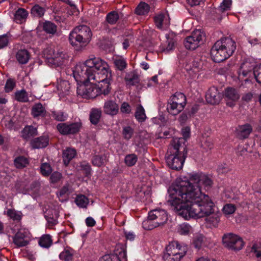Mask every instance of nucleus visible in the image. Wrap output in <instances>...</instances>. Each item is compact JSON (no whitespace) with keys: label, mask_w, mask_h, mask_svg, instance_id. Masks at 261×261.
<instances>
[{"label":"nucleus","mask_w":261,"mask_h":261,"mask_svg":"<svg viewBox=\"0 0 261 261\" xmlns=\"http://www.w3.org/2000/svg\"><path fill=\"white\" fill-rule=\"evenodd\" d=\"M62 177L61 173L59 172H54L50 176V182L52 183H57L60 181Z\"/></svg>","instance_id":"60"},{"label":"nucleus","mask_w":261,"mask_h":261,"mask_svg":"<svg viewBox=\"0 0 261 261\" xmlns=\"http://www.w3.org/2000/svg\"><path fill=\"white\" fill-rule=\"evenodd\" d=\"M92 36L90 28L85 25H81L74 28L69 35L70 44L76 51L84 49L90 43Z\"/></svg>","instance_id":"5"},{"label":"nucleus","mask_w":261,"mask_h":261,"mask_svg":"<svg viewBox=\"0 0 261 261\" xmlns=\"http://www.w3.org/2000/svg\"><path fill=\"white\" fill-rule=\"evenodd\" d=\"M52 172V168L47 163H44L41 164L40 166V172L44 176H49Z\"/></svg>","instance_id":"47"},{"label":"nucleus","mask_w":261,"mask_h":261,"mask_svg":"<svg viewBox=\"0 0 261 261\" xmlns=\"http://www.w3.org/2000/svg\"><path fill=\"white\" fill-rule=\"evenodd\" d=\"M231 3V0H223L219 6V10L222 12L230 10Z\"/></svg>","instance_id":"53"},{"label":"nucleus","mask_w":261,"mask_h":261,"mask_svg":"<svg viewBox=\"0 0 261 261\" xmlns=\"http://www.w3.org/2000/svg\"><path fill=\"white\" fill-rule=\"evenodd\" d=\"M108 159L106 154H96L93 156L91 159V163L93 166L100 167L105 166Z\"/></svg>","instance_id":"28"},{"label":"nucleus","mask_w":261,"mask_h":261,"mask_svg":"<svg viewBox=\"0 0 261 261\" xmlns=\"http://www.w3.org/2000/svg\"><path fill=\"white\" fill-rule=\"evenodd\" d=\"M49 143V138L45 136L35 138L31 140V145L33 148L39 149L46 147Z\"/></svg>","instance_id":"19"},{"label":"nucleus","mask_w":261,"mask_h":261,"mask_svg":"<svg viewBox=\"0 0 261 261\" xmlns=\"http://www.w3.org/2000/svg\"><path fill=\"white\" fill-rule=\"evenodd\" d=\"M37 135V129L33 125H26L21 132V137L25 140L28 141L32 137Z\"/></svg>","instance_id":"22"},{"label":"nucleus","mask_w":261,"mask_h":261,"mask_svg":"<svg viewBox=\"0 0 261 261\" xmlns=\"http://www.w3.org/2000/svg\"><path fill=\"white\" fill-rule=\"evenodd\" d=\"M138 161V156L135 153L126 154L124 158V163L129 167L134 166Z\"/></svg>","instance_id":"44"},{"label":"nucleus","mask_w":261,"mask_h":261,"mask_svg":"<svg viewBox=\"0 0 261 261\" xmlns=\"http://www.w3.org/2000/svg\"><path fill=\"white\" fill-rule=\"evenodd\" d=\"M150 190H147L145 191H140L139 193H138V196L140 197V200L143 202L150 198Z\"/></svg>","instance_id":"56"},{"label":"nucleus","mask_w":261,"mask_h":261,"mask_svg":"<svg viewBox=\"0 0 261 261\" xmlns=\"http://www.w3.org/2000/svg\"><path fill=\"white\" fill-rule=\"evenodd\" d=\"M165 250L163 256L164 261H180L186 254L188 248L185 244L173 241L167 245Z\"/></svg>","instance_id":"6"},{"label":"nucleus","mask_w":261,"mask_h":261,"mask_svg":"<svg viewBox=\"0 0 261 261\" xmlns=\"http://www.w3.org/2000/svg\"><path fill=\"white\" fill-rule=\"evenodd\" d=\"M72 74L77 82V94L84 98L87 95V84L91 80L98 83V89L104 95L111 91V71L108 64L99 58L92 56L84 63L77 64Z\"/></svg>","instance_id":"2"},{"label":"nucleus","mask_w":261,"mask_h":261,"mask_svg":"<svg viewBox=\"0 0 261 261\" xmlns=\"http://www.w3.org/2000/svg\"><path fill=\"white\" fill-rule=\"evenodd\" d=\"M88 198L84 195H77L75 199V203L81 208H86L89 204Z\"/></svg>","instance_id":"41"},{"label":"nucleus","mask_w":261,"mask_h":261,"mask_svg":"<svg viewBox=\"0 0 261 261\" xmlns=\"http://www.w3.org/2000/svg\"><path fill=\"white\" fill-rule=\"evenodd\" d=\"M16 86V82L14 79H8L5 86V91L6 93L11 92Z\"/></svg>","instance_id":"52"},{"label":"nucleus","mask_w":261,"mask_h":261,"mask_svg":"<svg viewBox=\"0 0 261 261\" xmlns=\"http://www.w3.org/2000/svg\"><path fill=\"white\" fill-rule=\"evenodd\" d=\"M150 6L146 3L141 2L136 7L135 12L138 15H145L150 10Z\"/></svg>","instance_id":"32"},{"label":"nucleus","mask_w":261,"mask_h":261,"mask_svg":"<svg viewBox=\"0 0 261 261\" xmlns=\"http://www.w3.org/2000/svg\"><path fill=\"white\" fill-rule=\"evenodd\" d=\"M29 232L25 228H20L13 237L14 244L18 248L27 246L29 244L27 239L29 238Z\"/></svg>","instance_id":"11"},{"label":"nucleus","mask_w":261,"mask_h":261,"mask_svg":"<svg viewBox=\"0 0 261 261\" xmlns=\"http://www.w3.org/2000/svg\"><path fill=\"white\" fill-rule=\"evenodd\" d=\"M51 117L58 121H65L67 120L68 115L61 111H53L51 112Z\"/></svg>","instance_id":"42"},{"label":"nucleus","mask_w":261,"mask_h":261,"mask_svg":"<svg viewBox=\"0 0 261 261\" xmlns=\"http://www.w3.org/2000/svg\"><path fill=\"white\" fill-rule=\"evenodd\" d=\"M217 170L219 174H222L227 173L230 169L227 164H223L219 165Z\"/></svg>","instance_id":"61"},{"label":"nucleus","mask_w":261,"mask_h":261,"mask_svg":"<svg viewBox=\"0 0 261 261\" xmlns=\"http://www.w3.org/2000/svg\"><path fill=\"white\" fill-rule=\"evenodd\" d=\"M81 127V122L61 123L57 125V129L61 135H68L77 134Z\"/></svg>","instance_id":"10"},{"label":"nucleus","mask_w":261,"mask_h":261,"mask_svg":"<svg viewBox=\"0 0 261 261\" xmlns=\"http://www.w3.org/2000/svg\"><path fill=\"white\" fill-rule=\"evenodd\" d=\"M14 98L20 102H28L29 101L28 94L24 89L16 91L14 93Z\"/></svg>","instance_id":"36"},{"label":"nucleus","mask_w":261,"mask_h":261,"mask_svg":"<svg viewBox=\"0 0 261 261\" xmlns=\"http://www.w3.org/2000/svg\"><path fill=\"white\" fill-rule=\"evenodd\" d=\"M222 98V95L219 92L216 87H211L209 88L205 94V99L207 103L211 105L218 104Z\"/></svg>","instance_id":"15"},{"label":"nucleus","mask_w":261,"mask_h":261,"mask_svg":"<svg viewBox=\"0 0 261 261\" xmlns=\"http://www.w3.org/2000/svg\"><path fill=\"white\" fill-rule=\"evenodd\" d=\"M239 78L245 83L254 80L261 86V64L250 66V63H245L241 66Z\"/></svg>","instance_id":"7"},{"label":"nucleus","mask_w":261,"mask_h":261,"mask_svg":"<svg viewBox=\"0 0 261 261\" xmlns=\"http://www.w3.org/2000/svg\"><path fill=\"white\" fill-rule=\"evenodd\" d=\"M48 9V7L45 4H35L31 10V15L34 18H42Z\"/></svg>","instance_id":"16"},{"label":"nucleus","mask_w":261,"mask_h":261,"mask_svg":"<svg viewBox=\"0 0 261 261\" xmlns=\"http://www.w3.org/2000/svg\"><path fill=\"white\" fill-rule=\"evenodd\" d=\"M31 114L34 118H45L47 116V112L42 104L38 102L32 107Z\"/></svg>","instance_id":"17"},{"label":"nucleus","mask_w":261,"mask_h":261,"mask_svg":"<svg viewBox=\"0 0 261 261\" xmlns=\"http://www.w3.org/2000/svg\"><path fill=\"white\" fill-rule=\"evenodd\" d=\"M192 230V227L187 223H182L177 227V232L181 235H188Z\"/></svg>","instance_id":"43"},{"label":"nucleus","mask_w":261,"mask_h":261,"mask_svg":"<svg viewBox=\"0 0 261 261\" xmlns=\"http://www.w3.org/2000/svg\"><path fill=\"white\" fill-rule=\"evenodd\" d=\"M29 164L28 159L23 155H19L14 160V165L17 169H23L26 167Z\"/></svg>","instance_id":"31"},{"label":"nucleus","mask_w":261,"mask_h":261,"mask_svg":"<svg viewBox=\"0 0 261 261\" xmlns=\"http://www.w3.org/2000/svg\"><path fill=\"white\" fill-rule=\"evenodd\" d=\"M213 185L212 179L201 172H192L178 180L168 189V202L186 217H202L213 212L214 202L201 190H210Z\"/></svg>","instance_id":"1"},{"label":"nucleus","mask_w":261,"mask_h":261,"mask_svg":"<svg viewBox=\"0 0 261 261\" xmlns=\"http://www.w3.org/2000/svg\"><path fill=\"white\" fill-rule=\"evenodd\" d=\"M42 31L50 36H54L58 31L57 25L53 22L45 20L40 24Z\"/></svg>","instance_id":"18"},{"label":"nucleus","mask_w":261,"mask_h":261,"mask_svg":"<svg viewBox=\"0 0 261 261\" xmlns=\"http://www.w3.org/2000/svg\"><path fill=\"white\" fill-rule=\"evenodd\" d=\"M17 61L21 64H26L30 58L29 52L25 49H20L18 51L16 55Z\"/></svg>","instance_id":"35"},{"label":"nucleus","mask_w":261,"mask_h":261,"mask_svg":"<svg viewBox=\"0 0 261 261\" xmlns=\"http://www.w3.org/2000/svg\"><path fill=\"white\" fill-rule=\"evenodd\" d=\"M134 134V129L130 126H125L122 127V135L124 140L129 141Z\"/></svg>","instance_id":"45"},{"label":"nucleus","mask_w":261,"mask_h":261,"mask_svg":"<svg viewBox=\"0 0 261 261\" xmlns=\"http://www.w3.org/2000/svg\"><path fill=\"white\" fill-rule=\"evenodd\" d=\"M166 110L171 115H176L181 112L184 109L182 108H179L178 105H177V104L172 101L171 102L169 101V99H168Z\"/></svg>","instance_id":"33"},{"label":"nucleus","mask_w":261,"mask_h":261,"mask_svg":"<svg viewBox=\"0 0 261 261\" xmlns=\"http://www.w3.org/2000/svg\"><path fill=\"white\" fill-rule=\"evenodd\" d=\"M204 239V237L201 234L195 237L193 241V244L194 247L198 249H200L203 244Z\"/></svg>","instance_id":"50"},{"label":"nucleus","mask_w":261,"mask_h":261,"mask_svg":"<svg viewBox=\"0 0 261 261\" xmlns=\"http://www.w3.org/2000/svg\"><path fill=\"white\" fill-rule=\"evenodd\" d=\"M99 261H127L126 251L123 248L102 256Z\"/></svg>","instance_id":"12"},{"label":"nucleus","mask_w":261,"mask_h":261,"mask_svg":"<svg viewBox=\"0 0 261 261\" xmlns=\"http://www.w3.org/2000/svg\"><path fill=\"white\" fill-rule=\"evenodd\" d=\"M184 139H173L167 151L166 163L173 170H179L183 167L187 156L186 145L183 144Z\"/></svg>","instance_id":"3"},{"label":"nucleus","mask_w":261,"mask_h":261,"mask_svg":"<svg viewBox=\"0 0 261 261\" xmlns=\"http://www.w3.org/2000/svg\"><path fill=\"white\" fill-rule=\"evenodd\" d=\"M119 19L118 12L114 11L109 12L106 16V20L110 24L116 23Z\"/></svg>","instance_id":"46"},{"label":"nucleus","mask_w":261,"mask_h":261,"mask_svg":"<svg viewBox=\"0 0 261 261\" xmlns=\"http://www.w3.org/2000/svg\"><path fill=\"white\" fill-rule=\"evenodd\" d=\"M96 88L94 85L92 84V83L88 82L87 84V93L85 96V98H93L95 97L98 94H103L100 92L98 89V84L96 86Z\"/></svg>","instance_id":"26"},{"label":"nucleus","mask_w":261,"mask_h":261,"mask_svg":"<svg viewBox=\"0 0 261 261\" xmlns=\"http://www.w3.org/2000/svg\"><path fill=\"white\" fill-rule=\"evenodd\" d=\"M149 217L152 218L158 223L159 226L162 225L166 223L168 220L167 212L161 208H155L148 212Z\"/></svg>","instance_id":"14"},{"label":"nucleus","mask_w":261,"mask_h":261,"mask_svg":"<svg viewBox=\"0 0 261 261\" xmlns=\"http://www.w3.org/2000/svg\"><path fill=\"white\" fill-rule=\"evenodd\" d=\"M75 251L69 247L64 248L59 254V258L63 261H72L73 258Z\"/></svg>","instance_id":"29"},{"label":"nucleus","mask_w":261,"mask_h":261,"mask_svg":"<svg viewBox=\"0 0 261 261\" xmlns=\"http://www.w3.org/2000/svg\"><path fill=\"white\" fill-rule=\"evenodd\" d=\"M51 237L48 234L42 235L38 241V244L42 248H48L52 244Z\"/></svg>","instance_id":"38"},{"label":"nucleus","mask_w":261,"mask_h":261,"mask_svg":"<svg viewBox=\"0 0 261 261\" xmlns=\"http://www.w3.org/2000/svg\"><path fill=\"white\" fill-rule=\"evenodd\" d=\"M157 223L152 218L149 217L148 213L147 218L142 222V227L145 230H152L159 226Z\"/></svg>","instance_id":"37"},{"label":"nucleus","mask_w":261,"mask_h":261,"mask_svg":"<svg viewBox=\"0 0 261 261\" xmlns=\"http://www.w3.org/2000/svg\"><path fill=\"white\" fill-rule=\"evenodd\" d=\"M236 42L229 37L217 40L211 49V56L216 63L222 62L232 55L236 49Z\"/></svg>","instance_id":"4"},{"label":"nucleus","mask_w":261,"mask_h":261,"mask_svg":"<svg viewBox=\"0 0 261 261\" xmlns=\"http://www.w3.org/2000/svg\"><path fill=\"white\" fill-rule=\"evenodd\" d=\"M103 111L107 114L114 115L118 112L119 106L114 101L108 100L105 103Z\"/></svg>","instance_id":"21"},{"label":"nucleus","mask_w":261,"mask_h":261,"mask_svg":"<svg viewBox=\"0 0 261 261\" xmlns=\"http://www.w3.org/2000/svg\"><path fill=\"white\" fill-rule=\"evenodd\" d=\"M224 98L227 101V105L230 107L234 106L235 102L240 98L239 91L236 89L232 87H227L223 94Z\"/></svg>","instance_id":"13"},{"label":"nucleus","mask_w":261,"mask_h":261,"mask_svg":"<svg viewBox=\"0 0 261 261\" xmlns=\"http://www.w3.org/2000/svg\"><path fill=\"white\" fill-rule=\"evenodd\" d=\"M236 210L235 205L229 203L225 204L223 208V212L226 215H230L233 214Z\"/></svg>","instance_id":"54"},{"label":"nucleus","mask_w":261,"mask_h":261,"mask_svg":"<svg viewBox=\"0 0 261 261\" xmlns=\"http://www.w3.org/2000/svg\"><path fill=\"white\" fill-rule=\"evenodd\" d=\"M76 151L72 148H67L63 151L62 158L64 165L68 166L70 161L76 156Z\"/></svg>","instance_id":"24"},{"label":"nucleus","mask_w":261,"mask_h":261,"mask_svg":"<svg viewBox=\"0 0 261 261\" xmlns=\"http://www.w3.org/2000/svg\"><path fill=\"white\" fill-rule=\"evenodd\" d=\"M120 111L123 114H129L131 113V107L127 102L122 103L120 107Z\"/></svg>","instance_id":"55"},{"label":"nucleus","mask_w":261,"mask_h":261,"mask_svg":"<svg viewBox=\"0 0 261 261\" xmlns=\"http://www.w3.org/2000/svg\"><path fill=\"white\" fill-rule=\"evenodd\" d=\"M114 64L116 70L123 71L127 67V63L125 59L121 57L114 60Z\"/></svg>","instance_id":"39"},{"label":"nucleus","mask_w":261,"mask_h":261,"mask_svg":"<svg viewBox=\"0 0 261 261\" xmlns=\"http://www.w3.org/2000/svg\"><path fill=\"white\" fill-rule=\"evenodd\" d=\"M201 146L205 149L208 150L213 148L214 144L211 138H207L202 143Z\"/></svg>","instance_id":"57"},{"label":"nucleus","mask_w":261,"mask_h":261,"mask_svg":"<svg viewBox=\"0 0 261 261\" xmlns=\"http://www.w3.org/2000/svg\"><path fill=\"white\" fill-rule=\"evenodd\" d=\"M86 224L88 227H93L95 225L96 221L91 217H87L85 220Z\"/></svg>","instance_id":"63"},{"label":"nucleus","mask_w":261,"mask_h":261,"mask_svg":"<svg viewBox=\"0 0 261 261\" xmlns=\"http://www.w3.org/2000/svg\"><path fill=\"white\" fill-rule=\"evenodd\" d=\"M182 135L183 138H180L179 139H184L183 144L187 141V139L190 137V128L188 126L184 127L182 129ZM178 138H175V139H178Z\"/></svg>","instance_id":"59"},{"label":"nucleus","mask_w":261,"mask_h":261,"mask_svg":"<svg viewBox=\"0 0 261 261\" xmlns=\"http://www.w3.org/2000/svg\"><path fill=\"white\" fill-rule=\"evenodd\" d=\"M169 101H173L179 106V108L184 109L186 104V97L185 95L180 92H176L169 99Z\"/></svg>","instance_id":"25"},{"label":"nucleus","mask_w":261,"mask_h":261,"mask_svg":"<svg viewBox=\"0 0 261 261\" xmlns=\"http://www.w3.org/2000/svg\"><path fill=\"white\" fill-rule=\"evenodd\" d=\"M80 167L86 177H89L91 175L92 169L90 165L86 161L81 163Z\"/></svg>","instance_id":"48"},{"label":"nucleus","mask_w":261,"mask_h":261,"mask_svg":"<svg viewBox=\"0 0 261 261\" xmlns=\"http://www.w3.org/2000/svg\"><path fill=\"white\" fill-rule=\"evenodd\" d=\"M222 241L225 246L232 250H240L244 245L242 239L232 233L224 234Z\"/></svg>","instance_id":"9"},{"label":"nucleus","mask_w":261,"mask_h":261,"mask_svg":"<svg viewBox=\"0 0 261 261\" xmlns=\"http://www.w3.org/2000/svg\"><path fill=\"white\" fill-rule=\"evenodd\" d=\"M28 15V11L23 8H19L15 13L14 20L17 23L25 21Z\"/></svg>","instance_id":"30"},{"label":"nucleus","mask_w":261,"mask_h":261,"mask_svg":"<svg viewBox=\"0 0 261 261\" xmlns=\"http://www.w3.org/2000/svg\"><path fill=\"white\" fill-rule=\"evenodd\" d=\"M165 19V15L162 14H159L155 16L153 18L154 22L156 27L158 29H162L163 27V21Z\"/></svg>","instance_id":"51"},{"label":"nucleus","mask_w":261,"mask_h":261,"mask_svg":"<svg viewBox=\"0 0 261 261\" xmlns=\"http://www.w3.org/2000/svg\"><path fill=\"white\" fill-rule=\"evenodd\" d=\"M205 34L199 30L193 31L191 35L187 37L184 40L185 47L190 50H194L203 44L205 39Z\"/></svg>","instance_id":"8"},{"label":"nucleus","mask_w":261,"mask_h":261,"mask_svg":"<svg viewBox=\"0 0 261 261\" xmlns=\"http://www.w3.org/2000/svg\"><path fill=\"white\" fill-rule=\"evenodd\" d=\"M5 214H6L13 220L16 221H20L22 217V214L21 212L11 208L8 209L6 212H5Z\"/></svg>","instance_id":"40"},{"label":"nucleus","mask_w":261,"mask_h":261,"mask_svg":"<svg viewBox=\"0 0 261 261\" xmlns=\"http://www.w3.org/2000/svg\"><path fill=\"white\" fill-rule=\"evenodd\" d=\"M253 98V94L251 92H248L242 96V100L247 102L250 101Z\"/></svg>","instance_id":"64"},{"label":"nucleus","mask_w":261,"mask_h":261,"mask_svg":"<svg viewBox=\"0 0 261 261\" xmlns=\"http://www.w3.org/2000/svg\"><path fill=\"white\" fill-rule=\"evenodd\" d=\"M135 117L137 120L140 123L144 122L146 118L145 111L141 105H138L136 108Z\"/></svg>","instance_id":"34"},{"label":"nucleus","mask_w":261,"mask_h":261,"mask_svg":"<svg viewBox=\"0 0 261 261\" xmlns=\"http://www.w3.org/2000/svg\"><path fill=\"white\" fill-rule=\"evenodd\" d=\"M252 130V126L248 123L239 125L237 129V136L240 139H246L249 137Z\"/></svg>","instance_id":"20"},{"label":"nucleus","mask_w":261,"mask_h":261,"mask_svg":"<svg viewBox=\"0 0 261 261\" xmlns=\"http://www.w3.org/2000/svg\"><path fill=\"white\" fill-rule=\"evenodd\" d=\"M215 205L213 206V212L211 213L210 214L202 216V217H206V220L207 222H208L210 224H212L214 227H217L218 225V223L220 221V217L218 216V215L214 214V207ZM184 218H185L186 219H189L191 218H202V217H186L184 216H182Z\"/></svg>","instance_id":"23"},{"label":"nucleus","mask_w":261,"mask_h":261,"mask_svg":"<svg viewBox=\"0 0 261 261\" xmlns=\"http://www.w3.org/2000/svg\"><path fill=\"white\" fill-rule=\"evenodd\" d=\"M10 37L8 34L0 35V49H3L8 46L10 43Z\"/></svg>","instance_id":"49"},{"label":"nucleus","mask_w":261,"mask_h":261,"mask_svg":"<svg viewBox=\"0 0 261 261\" xmlns=\"http://www.w3.org/2000/svg\"><path fill=\"white\" fill-rule=\"evenodd\" d=\"M102 111L100 109H91L89 114V120L91 123L94 125H96L99 123Z\"/></svg>","instance_id":"27"},{"label":"nucleus","mask_w":261,"mask_h":261,"mask_svg":"<svg viewBox=\"0 0 261 261\" xmlns=\"http://www.w3.org/2000/svg\"><path fill=\"white\" fill-rule=\"evenodd\" d=\"M189 117V114L185 111L179 116L178 121L181 124L185 123Z\"/></svg>","instance_id":"62"},{"label":"nucleus","mask_w":261,"mask_h":261,"mask_svg":"<svg viewBox=\"0 0 261 261\" xmlns=\"http://www.w3.org/2000/svg\"><path fill=\"white\" fill-rule=\"evenodd\" d=\"M40 183L37 181H33L30 186V188L28 189L29 191H32L35 193H38L39 191L40 188Z\"/></svg>","instance_id":"58"}]
</instances>
